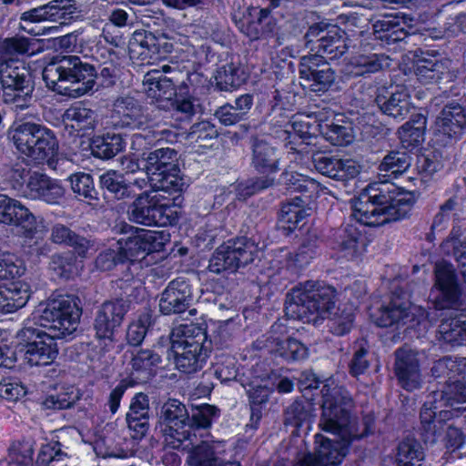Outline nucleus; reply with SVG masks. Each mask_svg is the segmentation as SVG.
<instances>
[{
	"instance_id": "obj_12",
	"label": "nucleus",
	"mask_w": 466,
	"mask_h": 466,
	"mask_svg": "<svg viewBox=\"0 0 466 466\" xmlns=\"http://www.w3.org/2000/svg\"><path fill=\"white\" fill-rule=\"evenodd\" d=\"M335 289L319 282L307 280L293 287V304L299 308L298 318L309 316L326 319L335 307Z\"/></svg>"
},
{
	"instance_id": "obj_59",
	"label": "nucleus",
	"mask_w": 466,
	"mask_h": 466,
	"mask_svg": "<svg viewBox=\"0 0 466 466\" xmlns=\"http://www.w3.org/2000/svg\"><path fill=\"white\" fill-rule=\"evenodd\" d=\"M322 64H327L326 59L318 52L314 55L302 56L299 65V74L301 79L299 83L309 81L315 72L321 70Z\"/></svg>"
},
{
	"instance_id": "obj_9",
	"label": "nucleus",
	"mask_w": 466,
	"mask_h": 466,
	"mask_svg": "<svg viewBox=\"0 0 466 466\" xmlns=\"http://www.w3.org/2000/svg\"><path fill=\"white\" fill-rule=\"evenodd\" d=\"M206 339L204 330L198 325L180 324L170 334V353L177 369L184 373H193L202 369L207 353L203 349Z\"/></svg>"
},
{
	"instance_id": "obj_63",
	"label": "nucleus",
	"mask_w": 466,
	"mask_h": 466,
	"mask_svg": "<svg viewBox=\"0 0 466 466\" xmlns=\"http://www.w3.org/2000/svg\"><path fill=\"white\" fill-rule=\"evenodd\" d=\"M459 235V230L453 228L451 232V240L453 242V255L458 262V267L463 280L466 283V238L462 241L457 242L456 238Z\"/></svg>"
},
{
	"instance_id": "obj_42",
	"label": "nucleus",
	"mask_w": 466,
	"mask_h": 466,
	"mask_svg": "<svg viewBox=\"0 0 466 466\" xmlns=\"http://www.w3.org/2000/svg\"><path fill=\"white\" fill-rule=\"evenodd\" d=\"M147 170L149 175L172 170L178 166L177 153L173 148L162 147L151 152L147 157Z\"/></svg>"
},
{
	"instance_id": "obj_46",
	"label": "nucleus",
	"mask_w": 466,
	"mask_h": 466,
	"mask_svg": "<svg viewBox=\"0 0 466 466\" xmlns=\"http://www.w3.org/2000/svg\"><path fill=\"white\" fill-rule=\"evenodd\" d=\"M100 183L104 188H106L118 199L136 195L135 190H132L124 177L116 171L109 170L101 175Z\"/></svg>"
},
{
	"instance_id": "obj_62",
	"label": "nucleus",
	"mask_w": 466,
	"mask_h": 466,
	"mask_svg": "<svg viewBox=\"0 0 466 466\" xmlns=\"http://www.w3.org/2000/svg\"><path fill=\"white\" fill-rule=\"evenodd\" d=\"M64 453L61 451L60 443L53 441L41 447L36 459L37 466H51L54 461H61Z\"/></svg>"
},
{
	"instance_id": "obj_41",
	"label": "nucleus",
	"mask_w": 466,
	"mask_h": 466,
	"mask_svg": "<svg viewBox=\"0 0 466 466\" xmlns=\"http://www.w3.org/2000/svg\"><path fill=\"white\" fill-rule=\"evenodd\" d=\"M125 145L126 142L119 134L106 133L93 139L91 149L97 157L111 158L122 151Z\"/></svg>"
},
{
	"instance_id": "obj_36",
	"label": "nucleus",
	"mask_w": 466,
	"mask_h": 466,
	"mask_svg": "<svg viewBox=\"0 0 466 466\" xmlns=\"http://www.w3.org/2000/svg\"><path fill=\"white\" fill-rule=\"evenodd\" d=\"M247 78L245 67L239 62L234 61L219 67L215 76L217 86L223 91L238 88Z\"/></svg>"
},
{
	"instance_id": "obj_28",
	"label": "nucleus",
	"mask_w": 466,
	"mask_h": 466,
	"mask_svg": "<svg viewBox=\"0 0 466 466\" xmlns=\"http://www.w3.org/2000/svg\"><path fill=\"white\" fill-rule=\"evenodd\" d=\"M436 124L440 133L459 139L466 129V109L458 103H449L441 110Z\"/></svg>"
},
{
	"instance_id": "obj_39",
	"label": "nucleus",
	"mask_w": 466,
	"mask_h": 466,
	"mask_svg": "<svg viewBox=\"0 0 466 466\" xmlns=\"http://www.w3.org/2000/svg\"><path fill=\"white\" fill-rule=\"evenodd\" d=\"M411 157L406 151H390L382 159L379 170L383 177L397 178L411 165Z\"/></svg>"
},
{
	"instance_id": "obj_29",
	"label": "nucleus",
	"mask_w": 466,
	"mask_h": 466,
	"mask_svg": "<svg viewBox=\"0 0 466 466\" xmlns=\"http://www.w3.org/2000/svg\"><path fill=\"white\" fill-rule=\"evenodd\" d=\"M63 121L69 134L84 136L96 126V113L82 103H76L66 110Z\"/></svg>"
},
{
	"instance_id": "obj_55",
	"label": "nucleus",
	"mask_w": 466,
	"mask_h": 466,
	"mask_svg": "<svg viewBox=\"0 0 466 466\" xmlns=\"http://www.w3.org/2000/svg\"><path fill=\"white\" fill-rule=\"evenodd\" d=\"M354 314L351 308L338 309V311L329 319L330 331L337 336L348 333L353 325Z\"/></svg>"
},
{
	"instance_id": "obj_49",
	"label": "nucleus",
	"mask_w": 466,
	"mask_h": 466,
	"mask_svg": "<svg viewBox=\"0 0 466 466\" xmlns=\"http://www.w3.org/2000/svg\"><path fill=\"white\" fill-rule=\"evenodd\" d=\"M423 458L422 449L415 440L406 439L399 444L397 460L402 466H420Z\"/></svg>"
},
{
	"instance_id": "obj_7",
	"label": "nucleus",
	"mask_w": 466,
	"mask_h": 466,
	"mask_svg": "<svg viewBox=\"0 0 466 466\" xmlns=\"http://www.w3.org/2000/svg\"><path fill=\"white\" fill-rule=\"evenodd\" d=\"M96 75L93 66L83 63L76 56H62L43 70V79L48 88L70 97H78L92 90Z\"/></svg>"
},
{
	"instance_id": "obj_56",
	"label": "nucleus",
	"mask_w": 466,
	"mask_h": 466,
	"mask_svg": "<svg viewBox=\"0 0 466 466\" xmlns=\"http://www.w3.org/2000/svg\"><path fill=\"white\" fill-rule=\"evenodd\" d=\"M34 445L30 441L14 442L8 450L10 462L20 466H32Z\"/></svg>"
},
{
	"instance_id": "obj_33",
	"label": "nucleus",
	"mask_w": 466,
	"mask_h": 466,
	"mask_svg": "<svg viewBox=\"0 0 466 466\" xmlns=\"http://www.w3.org/2000/svg\"><path fill=\"white\" fill-rule=\"evenodd\" d=\"M51 239L54 243L73 247L81 258H86L96 251L93 243L85 238L77 236L63 224H56L52 228Z\"/></svg>"
},
{
	"instance_id": "obj_17",
	"label": "nucleus",
	"mask_w": 466,
	"mask_h": 466,
	"mask_svg": "<svg viewBox=\"0 0 466 466\" xmlns=\"http://www.w3.org/2000/svg\"><path fill=\"white\" fill-rule=\"evenodd\" d=\"M275 150L268 143L257 140L253 144L252 163L258 172L267 174V177L261 181H248L238 185V198H246L256 192L267 188L273 181L269 175L277 170Z\"/></svg>"
},
{
	"instance_id": "obj_2",
	"label": "nucleus",
	"mask_w": 466,
	"mask_h": 466,
	"mask_svg": "<svg viewBox=\"0 0 466 466\" xmlns=\"http://www.w3.org/2000/svg\"><path fill=\"white\" fill-rule=\"evenodd\" d=\"M321 393L323 402L319 426L322 431L334 434L336 439L330 440L321 434H316L315 454L308 453L303 456L298 466L339 464L347 455L350 442L367 435L371 428V419L365 417V430L360 434L356 432L350 417L352 399L344 388L325 384Z\"/></svg>"
},
{
	"instance_id": "obj_10",
	"label": "nucleus",
	"mask_w": 466,
	"mask_h": 466,
	"mask_svg": "<svg viewBox=\"0 0 466 466\" xmlns=\"http://www.w3.org/2000/svg\"><path fill=\"white\" fill-rule=\"evenodd\" d=\"M114 112L118 118L116 122L122 127H131L141 129V132L132 136L131 149L136 152L142 151L147 146L159 141H172V133L167 128H157L145 126L147 119L142 114L140 106L136 100L130 96H122L114 103Z\"/></svg>"
},
{
	"instance_id": "obj_20",
	"label": "nucleus",
	"mask_w": 466,
	"mask_h": 466,
	"mask_svg": "<svg viewBox=\"0 0 466 466\" xmlns=\"http://www.w3.org/2000/svg\"><path fill=\"white\" fill-rule=\"evenodd\" d=\"M127 310L128 304L123 299L106 301L98 310L95 329L97 339L104 340L106 348L112 345L115 331L121 325Z\"/></svg>"
},
{
	"instance_id": "obj_31",
	"label": "nucleus",
	"mask_w": 466,
	"mask_h": 466,
	"mask_svg": "<svg viewBox=\"0 0 466 466\" xmlns=\"http://www.w3.org/2000/svg\"><path fill=\"white\" fill-rule=\"evenodd\" d=\"M376 103L380 111L400 122L405 119L414 109L407 90L401 89L391 93L389 97L378 96Z\"/></svg>"
},
{
	"instance_id": "obj_32",
	"label": "nucleus",
	"mask_w": 466,
	"mask_h": 466,
	"mask_svg": "<svg viewBox=\"0 0 466 466\" xmlns=\"http://www.w3.org/2000/svg\"><path fill=\"white\" fill-rule=\"evenodd\" d=\"M15 180L14 187L21 192L26 198L38 199L42 190L48 184L49 177L44 174L30 173L29 171L19 172L15 170L13 175Z\"/></svg>"
},
{
	"instance_id": "obj_25",
	"label": "nucleus",
	"mask_w": 466,
	"mask_h": 466,
	"mask_svg": "<svg viewBox=\"0 0 466 466\" xmlns=\"http://www.w3.org/2000/svg\"><path fill=\"white\" fill-rule=\"evenodd\" d=\"M191 299L189 284L184 279H175L163 291L159 309L166 315L180 313L188 307Z\"/></svg>"
},
{
	"instance_id": "obj_58",
	"label": "nucleus",
	"mask_w": 466,
	"mask_h": 466,
	"mask_svg": "<svg viewBox=\"0 0 466 466\" xmlns=\"http://www.w3.org/2000/svg\"><path fill=\"white\" fill-rule=\"evenodd\" d=\"M68 180L73 192L85 198H94L96 189L94 181L90 174L85 172H77L72 174Z\"/></svg>"
},
{
	"instance_id": "obj_47",
	"label": "nucleus",
	"mask_w": 466,
	"mask_h": 466,
	"mask_svg": "<svg viewBox=\"0 0 466 466\" xmlns=\"http://www.w3.org/2000/svg\"><path fill=\"white\" fill-rule=\"evenodd\" d=\"M132 358L130 366L132 373L151 374L153 368L157 366L161 361L159 354L150 350H140L131 353Z\"/></svg>"
},
{
	"instance_id": "obj_54",
	"label": "nucleus",
	"mask_w": 466,
	"mask_h": 466,
	"mask_svg": "<svg viewBox=\"0 0 466 466\" xmlns=\"http://www.w3.org/2000/svg\"><path fill=\"white\" fill-rule=\"evenodd\" d=\"M150 325L151 314L148 311L138 315L128 326L127 332V341L132 345H139L145 339Z\"/></svg>"
},
{
	"instance_id": "obj_4",
	"label": "nucleus",
	"mask_w": 466,
	"mask_h": 466,
	"mask_svg": "<svg viewBox=\"0 0 466 466\" xmlns=\"http://www.w3.org/2000/svg\"><path fill=\"white\" fill-rule=\"evenodd\" d=\"M435 286L439 290L435 307L441 310L440 339L451 347L466 344V297L451 263L442 260L436 264Z\"/></svg>"
},
{
	"instance_id": "obj_64",
	"label": "nucleus",
	"mask_w": 466,
	"mask_h": 466,
	"mask_svg": "<svg viewBox=\"0 0 466 466\" xmlns=\"http://www.w3.org/2000/svg\"><path fill=\"white\" fill-rule=\"evenodd\" d=\"M229 246H219L214 254L212 255L208 268L211 272L220 273L225 270H230L232 268V261L228 262L227 256Z\"/></svg>"
},
{
	"instance_id": "obj_1",
	"label": "nucleus",
	"mask_w": 466,
	"mask_h": 466,
	"mask_svg": "<svg viewBox=\"0 0 466 466\" xmlns=\"http://www.w3.org/2000/svg\"><path fill=\"white\" fill-rule=\"evenodd\" d=\"M81 310L76 299L70 295H53L39 303L32 314L35 328L28 320L17 332L23 347L24 360L30 366H47L58 355L56 339L74 333L80 319Z\"/></svg>"
},
{
	"instance_id": "obj_40",
	"label": "nucleus",
	"mask_w": 466,
	"mask_h": 466,
	"mask_svg": "<svg viewBox=\"0 0 466 466\" xmlns=\"http://www.w3.org/2000/svg\"><path fill=\"white\" fill-rule=\"evenodd\" d=\"M319 125L316 116L311 114L297 113L293 115V147L302 141L317 143L318 137L314 133Z\"/></svg>"
},
{
	"instance_id": "obj_13",
	"label": "nucleus",
	"mask_w": 466,
	"mask_h": 466,
	"mask_svg": "<svg viewBox=\"0 0 466 466\" xmlns=\"http://www.w3.org/2000/svg\"><path fill=\"white\" fill-rule=\"evenodd\" d=\"M0 84L4 102L15 107L25 108L33 87L29 69L17 59H9L0 64Z\"/></svg>"
},
{
	"instance_id": "obj_53",
	"label": "nucleus",
	"mask_w": 466,
	"mask_h": 466,
	"mask_svg": "<svg viewBox=\"0 0 466 466\" xmlns=\"http://www.w3.org/2000/svg\"><path fill=\"white\" fill-rule=\"evenodd\" d=\"M80 399V392L74 387L67 388L65 391L52 394L46 397L44 406L46 409L64 410L71 408Z\"/></svg>"
},
{
	"instance_id": "obj_37",
	"label": "nucleus",
	"mask_w": 466,
	"mask_h": 466,
	"mask_svg": "<svg viewBox=\"0 0 466 466\" xmlns=\"http://www.w3.org/2000/svg\"><path fill=\"white\" fill-rule=\"evenodd\" d=\"M218 444L219 442L212 444L203 442L194 447L187 457V466H240L236 461L223 463L216 451Z\"/></svg>"
},
{
	"instance_id": "obj_51",
	"label": "nucleus",
	"mask_w": 466,
	"mask_h": 466,
	"mask_svg": "<svg viewBox=\"0 0 466 466\" xmlns=\"http://www.w3.org/2000/svg\"><path fill=\"white\" fill-rule=\"evenodd\" d=\"M25 271L24 262L14 253H0V279L21 277Z\"/></svg>"
},
{
	"instance_id": "obj_3",
	"label": "nucleus",
	"mask_w": 466,
	"mask_h": 466,
	"mask_svg": "<svg viewBox=\"0 0 466 466\" xmlns=\"http://www.w3.org/2000/svg\"><path fill=\"white\" fill-rule=\"evenodd\" d=\"M415 202L410 191L400 190L387 181L370 183L352 205L351 216L368 227H379L404 218Z\"/></svg>"
},
{
	"instance_id": "obj_24",
	"label": "nucleus",
	"mask_w": 466,
	"mask_h": 466,
	"mask_svg": "<svg viewBox=\"0 0 466 466\" xmlns=\"http://www.w3.org/2000/svg\"><path fill=\"white\" fill-rule=\"evenodd\" d=\"M75 10L73 0H53L46 5L24 12L21 20L28 23L53 21L64 24L73 17Z\"/></svg>"
},
{
	"instance_id": "obj_50",
	"label": "nucleus",
	"mask_w": 466,
	"mask_h": 466,
	"mask_svg": "<svg viewBox=\"0 0 466 466\" xmlns=\"http://www.w3.org/2000/svg\"><path fill=\"white\" fill-rule=\"evenodd\" d=\"M442 63L433 59H420L417 62L415 75L423 85L437 82L444 74Z\"/></svg>"
},
{
	"instance_id": "obj_18",
	"label": "nucleus",
	"mask_w": 466,
	"mask_h": 466,
	"mask_svg": "<svg viewBox=\"0 0 466 466\" xmlns=\"http://www.w3.org/2000/svg\"><path fill=\"white\" fill-rule=\"evenodd\" d=\"M0 223L20 226L29 236L45 228L42 218L35 217L22 202L5 194H0Z\"/></svg>"
},
{
	"instance_id": "obj_30",
	"label": "nucleus",
	"mask_w": 466,
	"mask_h": 466,
	"mask_svg": "<svg viewBox=\"0 0 466 466\" xmlns=\"http://www.w3.org/2000/svg\"><path fill=\"white\" fill-rule=\"evenodd\" d=\"M389 56L377 53H361L352 56L345 65V74L350 76H365L389 66Z\"/></svg>"
},
{
	"instance_id": "obj_52",
	"label": "nucleus",
	"mask_w": 466,
	"mask_h": 466,
	"mask_svg": "<svg viewBox=\"0 0 466 466\" xmlns=\"http://www.w3.org/2000/svg\"><path fill=\"white\" fill-rule=\"evenodd\" d=\"M317 235L308 230L293 258V267L303 268L308 266L316 254Z\"/></svg>"
},
{
	"instance_id": "obj_5",
	"label": "nucleus",
	"mask_w": 466,
	"mask_h": 466,
	"mask_svg": "<svg viewBox=\"0 0 466 466\" xmlns=\"http://www.w3.org/2000/svg\"><path fill=\"white\" fill-rule=\"evenodd\" d=\"M121 231L129 235L117 239L108 250L99 254L96 260L97 268L109 270L117 262L134 261L140 256L160 252L170 241V234L166 229L152 230L125 224Z\"/></svg>"
},
{
	"instance_id": "obj_14",
	"label": "nucleus",
	"mask_w": 466,
	"mask_h": 466,
	"mask_svg": "<svg viewBox=\"0 0 466 466\" xmlns=\"http://www.w3.org/2000/svg\"><path fill=\"white\" fill-rule=\"evenodd\" d=\"M159 426L165 445L172 450H187L192 445V425L189 422L188 412L186 406L177 400H168L164 403Z\"/></svg>"
},
{
	"instance_id": "obj_35",
	"label": "nucleus",
	"mask_w": 466,
	"mask_h": 466,
	"mask_svg": "<svg viewBox=\"0 0 466 466\" xmlns=\"http://www.w3.org/2000/svg\"><path fill=\"white\" fill-rule=\"evenodd\" d=\"M372 27L375 39L380 41L382 45L390 46L400 42L408 36L403 23L397 18L377 20L373 23Z\"/></svg>"
},
{
	"instance_id": "obj_61",
	"label": "nucleus",
	"mask_w": 466,
	"mask_h": 466,
	"mask_svg": "<svg viewBox=\"0 0 466 466\" xmlns=\"http://www.w3.org/2000/svg\"><path fill=\"white\" fill-rule=\"evenodd\" d=\"M457 201L454 198H449L440 208L439 212L435 215L431 229V231H441L447 228L452 211L455 210Z\"/></svg>"
},
{
	"instance_id": "obj_16",
	"label": "nucleus",
	"mask_w": 466,
	"mask_h": 466,
	"mask_svg": "<svg viewBox=\"0 0 466 466\" xmlns=\"http://www.w3.org/2000/svg\"><path fill=\"white\" fill-rule=\"evenodd\" d=\"M304 37L306 45L313 43L311 49H316L325 59L339 58L348 49L345 32L335 25L319 23L311 25Z\"/></svg>"
},
{
	"instance_id": "obj_6",
	"label": "nucleus",
	"mask_w": 466,
	"mask_h": 466,
	"mask_svg": "<svg viewBox=\"0 0 466 466\" xmlns=\"http://www.w3.org/2000/svg\"><path fill=\"white\" fill-rule=\"evenodd\" d=\"M448 407L456 411L466 410V382L454 380L427 396L420 413V435L426 444L436 443L441 435L451 413L441 408Z\"/></svg>"
},
{
	"instance_id": "obj_15",
	"label": "nucleus",
	"mask_w": 466,
	"mask_h": 466,
	"mask_svg": "<svg viewBox=\"0 0 466 466\" xmlns=\"http://www.w3.org/2000/svg\"><path fill=\"white\" fill-rule=\"evenodd\" d=\"M127 218L131 222L147 227H166L177 219V212L161 194L147 191L139 194L128 207Z\"/></svg>"
},
{
	"instance_id": "obj_21",
	"label": "nucleus",
	"mask_w": 466,
	"mask_h": 466,
	"mask_svg": "<svg viewBox=\"0 0 466 466\" xmlns=\"http://www.w3.org/2000/svg\"><path fill=\"white\" fill-rule=\"evenodd\" d=\"M395 375L404 390L412 391L422 382L417 353L410 350L399 349L395 352Z\"/></svg>"
},
{
	"instance_id": "obj_48",
	"label": "nucleus",
	"mask_w": 466,
	"mask_h": 466,
	"mask_svg": "<svg viewBox=\"0 0 466 466\" xmlns=\"http://www.w3.org/2000/svg\"><path fill=\"white\" fill-rule=\"evenodd\" d=\"M335 83V73L328 64H322L321 70L314 73L313 76L306 83H299L304 90L314 93H325Z\"/></svg>"
},
{
	"instance_id": "obj_19",
	"label": "nucleus",
	"mask_w": 466,
	"mask_h": 466,
	"mask_svg": "<svg viewBox=\"0 0 466 466\" xmlns=\"http://www.w3.org/2000/svg\"><path fill=\"white\" fill-rule=\"evenodd\" d=\"M330 248L347 260L360 258L367 246L362 231L354 224H345L336 228L329 238Z\"/></svg>"
},
{
	"instance_id": "obj_38",
	"label": "nucleus",
	"mask_w": 466,
	"mask_h": 466,
	"mask_svg": "<svg viewBox=\"0 0 466 466\" xmlns=\"http://www.w3.org/2000/svg\"><path fill=\"white\" fill-rule=\"evenodd\" d=\"M426 117L417 114L400 127L398 134L402 146L406 148L420 145L424 140Z\"/></svg>"
},
{
	"instance_id": "obj_44",
	"label": "nucleus",
	"mask_w": 466,
	"mask_h": 466,
	"mask_svg": "<svg viewBox=\"0 0 466 466\" xmlns=\"http://www.w3.org/2000/svg\"><path fill=\"white\" fill-rule=\"evenodd\" d=\"M319 129L323 138L333 146H347L351 143L354 138L353 131L350 125L327 122L319 124Z\"/></svg>"
},
{
	"instance_id": "obj_27",
	"label": "nucleus",
	"mask_w": 466,
	"mask_h": 466,
	"mask_svg": "<svg viewBox=\"0 0 466 466\" xmlns=\"http://www.w3.org/2000/svg\"><path fill=\"white\" fill-rule=\"evenodd\" d=\"M31 297V287L24 280L0 286V313L9 314L24 308Z\"/></svg>"
},
{
	"instance_id": "obj_23",
	"label": "nucleus",
	"mask_w": 466,
	"mask_h": 466,
	"mask_svg": "<svg viewBox=\"0 0 466 466\" xmlns=\"http://www.w3.org/2000/svg\"><path fill=\"white\" fill-rule=\"evenodd\" d=\"M413 307L405 295L393 294L388 305L382 306L374 315V321L379 327L406 325L414 320Z\"/></svg>"
},
{
	"instance_id": "obj_57",
	"label": "nucleus",
	"mask_w": 466,
	"mask_h": 466,
	"mask_svg": "<svg viewBox=\"0 0 466 466\" xmlns=\"http://www.w3.org/2000/svg\"><path fill=\"white\" fill-rule=\"evenodd\" d=\"M218 417V410L215 406L203 404L192 410L189 422L192 425V431L195 429L209 428L215 418Z\"/></svg>"
},
{
	"instance_id": "obj_34",
	"label": "nucleus",
	"mask_w": 466,
	"mask_h": 466,
	"mask_svg": "<svg viewBox=\"0 0 466 466\" xmlns=\"http://www.w3.org/2000/svg\"><path fill=\"white\" fill-rule=\"evenodd\" d=\"M221 246H230L228 247L227 256L228 262H230V260L233 262L230 271H235L239 267L252 262L258 251V247L255 243L246 238L228 240Z\"/></svg>"
},
{
	"instance_id": "obj_8",
	"label": "nucleus",
	"mask_w": 466,
	"mask_h": 466,
	"mask_svg": "<svg viewBox=\"0 0 466 466\" xmlns=\"http://www.w3.org/2000/svg\"><path fill=\"white\" fill-rule=\"evenodd\" d=\"M8 137L19 153L37 163L53 158L58 150L54 132L34 122H14L8 129Z\"/></svg>"
},
{
	"instance_id": "obj_45",
	"label": "nucleus",
	"mask_w": 466,
	"mask_h": 466,
	"mask_svg": "<svg viewBox=\"0 0 466 466\" xmlns=\"http://www.w3.org/2000/svg\"><path fill=\"white\" fill-rule=\"evenodd\" d=\"M82 267V261L77 260L71 252L56 254L52 257L50 262V268L57 276L65 279L77 275Z\"/></svg>"
},
{
	"instance_id": "obj_43",
	"label": "nucleus",
	"mask_w": 466,
	"mask_h": 466,
	"mask_svg": "<svg viewBox=\"0 0 466 466\" xmlns=\"http://www.w3.org/2000/svg\"><path fill=\"white\" fill-rule=\"evenodd\" d=\"M184 181L177 167L165 172H157L151 177V188L157 191L178 192L183 189Z\"/></svg>"
},
{
	"instance_id": "obj_60",
	"label": "nucleus",
	"mask_w": 466,
	"mask_h": 466,
	"mask_svg": "<svg viewBox=\"0 0 466 466\" xmlns=\"http://www.w3.org/2000/svg\"><path fill=\"white\" fill-rule=\"evenodd\" d=\"M100 57H101V67H100V76L105 78H113L116 76L120 68V57L116 54V52L112 50H100Z\"/></svg>"
},
{
	"instance_id": "obj_26",
	"label": "nucleus",
	"mask_w": 466,
	"mask_h": 466,
	"mask_svg": "<svg viewBox=\"0 0 466 466\" xmlns=\"http://www.w3.org/2000/svg\"><path fill=\"white\" fill-rule=\"evenodd\" d=\"M169 69L168 66H163L162 72L154 69L144 76L143 85L147 96L160 103L159 106H166L167 105L162 103H168L174 96H177L173 82L163 74L168 72Z\"/></svg>"
},
{
	"instance_id": "obj_11",
	"label": "nucleus",
	"mask_w": 466,
	"mask_h": 466,
	"mask_svg": "<svg viewBox=\"0 0 466 466\" xmlns=\"http://www.w3.org/2000/svg\"><path fill=\"white\" fill-rule=\"evenodd\" d=\"M293 160L307 167L312 164L319 173L339 181L354 178L360 173V166L354 160L326 156L319 151L317 143L296 144Z\"/></svg>"
},
{
	"instance_id": "obj_22",
	"label": "nucleus",
	"mask_w": 466,
	"mask_h": 466,
	"mask_svg": "<svg viewBox=\"0 0 466 466\" xmlns=\"http://www.w3.org/2000/svg\"><path fill=\"white\" fill-rule=\"evenodd\" d=\"M317 188L313 179L302 174H293V214L297 226L312 214Z\"/></svg>"
}]
</instances>
